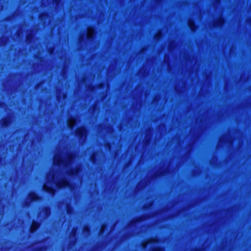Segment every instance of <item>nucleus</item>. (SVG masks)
Returning a JSON list of instances; mask_svg holds the SVG:
<instances>
[{"label": "nucleus", "instance_id": "nucleus-4", "mask_svg": "<svg viewBox=\"0 0 251 251\" xmlns=\"http://www.w3.org/2000/svg\"><path fill=\"white\" fill-rule=\"evenodd\" d=\"M86 132V128L84 126H81L77 128L75 131L76 135L79 138H82Z\"/></svg>", "mask_w": 251, "mask_h": 251}, {"label": "nucleus", "instance_id": "nucleus-7", "mask_svg": "<svg viewBox=\"0 0 251 251\" xmlns=\"http://www.w3.org/2000/svg\"><path fill=\"white\" fill-rule=\"evenodd\" d=\"M106 244L107 246L106 251H110V247H108V246L110 245V229L107 230L106 232Z\"/></svg>", "mask_w": 251, "mask_h": 251}, {"label": "nucleus", "instance_id": "nucleus-8", "mask_svg": "<svg viewBox=\"0 0 251 251\" xmlns=\"http://www.w3.org/2000/svg\"><path fill=\"white\" fill-rule=\"evenodd\" d=\"M188 25L192 31H194L195 30V25L193 21L191 20L188 21Z\"/></svg>", "mask_w": 251, "mask_h": 251}, {"label": "nucleus", "instance_id": "nucleus-10", "mask_svg": "<svg viewBox=\"0 0 251 251\" xmlns=\"http://www.w3.org/2000/svg\"><path fill=\"white\" fill-rule=\"evenodd\" d=\"M67 158L69 161L71 162L74 158V154L72 153L68 154Z\"/></svg>", "mask_w": 251, "mask_h": 251}, {"label": "nucleus", "instance_id": "nucleus-13", "mask_svg": "<svg viewBox=\"0 0 251 251\" xmlns=\"http://www.w3.org/2000/svg\"><path fill=\"white\" fill-rule=\"evenodd\" d=\"M62 159L59 158L56 160V163L57 164H60L62 162Z\"/></svg>", "mask_w": 251, "mask_h": 251}, {"label": "nucleus", "instance_id": "nucleus-16", "mask_svg": "<svg viewBox=\"0 0 251 251\" xmlns=\"http://www.w3.org/2000/svg\"><path fill=\"white\" fill-rule=\"evenodd\" d=\"M45 210L46 211V212H47V211L49 210V208L48 207H45Z\"/></svg>", "mask_w": 251, "mask_h": 251}, {"label": "nucleus", "instance_id": "nucleus-1", "mask_svg": "<svg viewBox=\"0 0 251 251\" xmlns=\"http://www.w3.org/2000/svg\"><path fill=\"white\" fill-rule=\"evenodd\" d=\"M56 186L58 188H71L72 183L67 179H63L61 181L58 182L56 184Z\"/></svg>", "mask_w": 251, "mask_h": 251}, {"label": "nucleus", "instance_id": "nucleus-19", "mask_svg": "<svg viewBox=\"0 0 251 251\" xmlns=\"http://www.w3.org/2000/svg\"><path fill=\"white\" fill-rule=\"evenodd\" d=\"M29 35H28L27 36V39H28V38H29Z\"/></svg>", "mask_w": 251, "mask_h": 251}, {"label": "nucleus", "instance_id": "nucleus-17", "mask_svg": "<svg viewBox=\"0 0 251 251\" xmlns=\"http://www.w3.org/2000/svg\"><path fill=\"white\" fill-rule=\"evenodd\" d=\"M157 35L158 36V37H157L158 38H160L161 36V33L160 32L158 33Z\"/></svg>", "mask_w": 251, "mask_h": 251}, {"label": "nucleus", "instance_id": "nucleus-18", "mask_svg": "<svg viewBox=\"0 0 251 251\" xmlns=\"http://www.w3.org/2000/svg\"><path fill=\"white\" fill-rule=\"evenodd\" d=\"M151 241H153V240L149 241V242H151ZM154 242H155V240H154Z\"/></svg>", "mask_w": 251, "mask_h": 251}, {"label": "nucleus", "instance_id": "nucleus-9", "mask_svg": "<svg viewBox=\"0 0 251 251\" xmlns=\"http://www.w3.org/2000/svg\"><path fill=\"white\" fill-rule=\"evenodd\" d=\"M78 170L79 169L78 168L75 169L73 168L70 171L69 175L71 176H74L76 173H78Z\"/></svg>", "mask_w": 251, "mask_h": 251}, {"label": "nucleus", "instance_id": "nucleus-15", "mask_svg": "<svg viewBox=\"0 0 251 251\" xmlns=\"http://www.w3.org/2000/svg\"><path fill=\"white\" fill-rule=\"evenodd\" d=\"M153 251H163L160 248H156Z\"/></svg>", "mask_w": 251, "mask_h": 251}, {"label": "nucleus", "instance_id": "nucleus-14", "mask_svg": "<svg viewBox=\"0 0 251 251\" xmlns=\"http://www.w3.org/2000/svg\"><path fill=\"white\" fill-rule=\"evenodd\" d=\"M150 243V242H146V243H144L142 245V246L143 248H145L146 246H147V244H149Z\"/></svg>", "mask_w": 251, "mask_h": 251}, {"label": "nucleus", "instance_id": "nucleus-12", "mask_svg": "<svg viewBox=\"0 0 251 251\" xmlns=\"http://www.w3.org/2000/svg\"><path fill=\"white\" fill-rule=\"evenodd\" d=\"M223 22H223V19H219V23H218V25H222L223 24Z\"/></svg>", "mask_w": 251, "mask_h": 251}, {"label": "nucleus", "instance_id": "nucleus-6", "mask_svg": "<svg viewBox=\"0 0 251 251\" xmlns=\"http://www.w3.org/2000/svg\"><path fill=\"white\" fill-rule=\"evenodd\" d=\"M1 126L3 127H6L9 125V123H10V120L8 119V118L4 117V118H2V120H1Z\"/></svg>", "mask_w": 251, "mask_h": 251}, {"label": "nucleus", "instance_id": "nucleus-5", "mask_svg": "<svg viewBox=\"0 0 251 251\" xmlns=\"http://www.w3.org/2000/svg\"><path fill=\"white\" fill-rule=\"evenodd\" d=\"M43 189L45 192L51 195H54L55 193V189L49 185H44Z\"/></svg>", "mask_w": 251, "mask_h": 251}, {"label": "nucleus", "instance_id": "nucleus-21", "mask_svg": "<svg viewBox=\"0 0 251 251\" xmlns=\"http://www.w3.org/2000/svg\"><path fill=\"white\" fill-rule=\"evenodd\" d=\"M69 127L72 128V127L71 126L70 124H69Z\"/></svg>", "mask_w": 251, "mask_h": 251}, {"label": "nucleus", "instance_id": "nucleus-11", "mask_svg": "<svg viewBox=\"0 0 251 251\" xmlns=\"http://www.w3.org/2000/svg\"><path fill=\"white\" fill-rule=\"evenodd\" d=\"M72 210V208L70 206H67V212L68 213H70L71 211Z\"/></svg>", "mask_w": 251, "mask_h": 251}, {"label": "nucleus", "instance_id": "nucleus-2", "mask_svg": "<svg viewBox=\"0 0 251 251\" xmlns=\"http://www.w3.org/2000/svg\"><path fill=\"white\" fill-rule=\"evenodd\" d=\"M28 196L31 202L39 201L42 200L41 196L34 191L30 192Z\"/></svg>", "mask_w": 251, "mask_h": 251}, {"label": "nucleus", "instance_id": "nucleus-3", "mask_svg": "<svg viewBox=\"0 0 251 251\" xmlns=\"http://www.w3.org/2000/svg\"><path fill=\"white\" fill-rule=\"evenodd\" d=\"M40 223L36 220H33L29 228V232L31 233H35L40 227Z\"/></svg>", "mask_w": 251, "mask_h": 251}, {"label": "nucleus", "instance_id": "nucleus-20", "mask_svg": "<svg viewBox=\"0 0 251 251\" xmlns=\"http://www.w3.org/2000/svg\"><path fill=\"white\" fill-rule=\"evenodd\" d=\"M1 104H2V102L0 101V107L1 106Z\"/></svg>", "mask_w": 251, "mask_h": 251}]
</instances>
